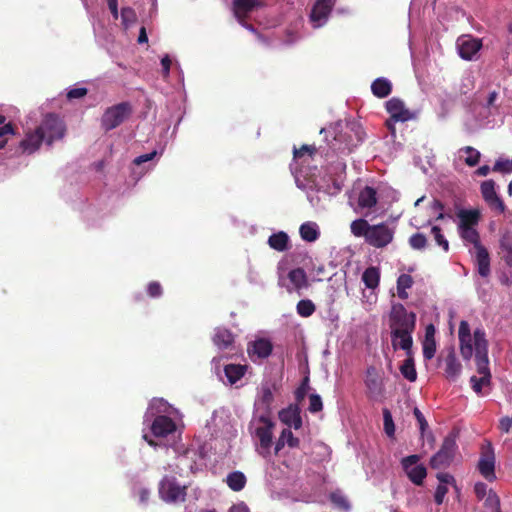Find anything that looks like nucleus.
<instances>
[{
  "instance_id": "nucleus-11",
  "label": "nucleus",
  "mask_w": 512,
  "mask_h": 512,
  "mask_svg": "<svg viewBox=\"0 0 512 512\" xmlns=\"http://www.w3.org/2000/svg\"><path fill=\"white\" fill-rule=\"evenodd\" d=\"M482 48V41L468 35L460 36L457 39V49L459 56L464 60H473L479 50Z\"/></svg>"
},
{
  "instance_id": "nucleus-2",
  "label": "nucleus",
  "mask_w": 512,
  "mask_h": 512,
  "mask_svg": "<svg viewBox=\"0 0 512 512\" xmlns=\"http://www.w3.org/2000/svg\"><path fill=\"white\" fill-rule=\"evenodd\" d=\"M350 230L355 237H363L368 245L378 249L392 243L395 234V229L387 223L371 225L363 218L352 221Z\"/></svg>"
},
{
  "instance_id": "nucleus-14",
  "label": "nucleus",
  "mask_w": 512,
  "mask_h": 512,
  "mask_svg": "<svg viewBox=\"0 0 512 512\" xmlns=\"http://www.w3.org/2000/svg\"><path fill=\"white\" fill-rule=\"evenodd\" d=\"M272 350L273 345L271 341L265 338H259L249 343L247 348L248 355L253 362L269 357Z\"/></svg>"
},
{
  "instance_id": "nucleus-30",
  "label": "nucleus",
  "mask_w": 512,
  "mask_h": 512,
  "mask_svg": "<svg viewBox=\"0 0 512 512\" xmlns=\"http://www.w3.org/2000/svg\"><path fill=\"white\" fill-rule=\"evenodd\" d=\"M371 91L377 98H385L392 91V84L386 78H377L371 84Z\"/></svg>"
},
{
  "instance_id": "nucleus-46",
  "label": "nucleus",
  "mask_w": 512,
  "mask_h": 512,
  "mask_svg": "<svg viewBox=\"0 0 512 512\" xmlns=\"http://www.w3.org/2000/svg\"><path fill=\"white\" fill-rule=\"evenodd\" d=\"M436 353V341L424 340L423 341V357L425 360H431Z\"/></svg>"
},
{
  "instance_id": "nucleus-4",
  "label": "nucleus",
  "mask_w": 512,
  "mask_h": 512,
  "mask_svg": "<svg viewBox=\"0 0 512 512\" xmlns=\"http://www.w3.org/2000/svg\"><path fill=\"white\" fill-rule=\"evenodd\" d=\"M37 128L43 134L47 145H51L55 140L62 139L66 132L64 122L53 113L47 114Z\"/></svg>"
},
{
  "instance_id": "nucleus-53",
  "label": "nucleus",
  "mask_w": 512,
  "mask_h": 512,
  "mask_svg": "<svg viewBox=\"0 0 512 512\" xmlns=\"http://www.w3.org/2000/svg\"><path fill=\"white\" fill-rule=\"evenodd\" d=\"M413 414L419 424V429H420V432L421 434L423 435L425 430L427 429L428 427V423L423 415V413L419 410V408L415 407L414 410H413Z\"/></svg>"
},
{
  "instance_id": "nucleus-50",
  "label": "nucleus",
  "mask_w": 512,
  "mask_h": 512,
  "mask_svg": "<svg viewBox=\"0 0 512 512\" xmlns=\"http://www.w3.org/2000/svg\"><path fill=\"white\" fill-rule=\"evenodd\" d=\"M309 402V411L311 413H317L323 409L322 399L318 394H311L309 396Z\"/></svg>"
},
{
  "instance_id": "nucleus-48",
  "label": "nucleus",
  "mask_w": 512,
  "mask_h": 512,
  "mask_svg": "<svg viewBox=\"0 0 512 512\" xmlns=\"http://www.w3.org/2000/svg\"><path fill=\"white\" fill-rule=\"evenodd\" d=\"M470 382L472 384L473 390L477 394H481L482 387L485 386V385H488L490 383V378L489 377H484V376H480L479 378L476 377V376H472L470 378Z\"/></svg>"
},
{
  "instance_id": "nucleus-10",
  "label": "nucleus",
  "mask_w": 512,
  "mask_h": 512,
  "mask_svg": "<svg viewBox=\"0 0 512 512\" xmlns=\"http://www.w3.org/2000/svg\"><path fill=\"white\" fill-rule=\"evenodd\" d=\"M334 5L335 0H317L315 2L310 13V21L314 28H319L326 23Z\"/></svg>"
},
{
  "instance_id": "nucleus-64",
  "label": "nucleus",
  "mask_w": 512,
  "mask_h": 512,
  "mask_svg": "<svg viewBox=\"0 0 512 512\" xmlns=\"http://www.w3.org/2000/svg\"><path fill=\"white\" fill-rule=\"evenodd\" d=\"M228 512H250V511H249V508L244 503H240V504L232 505Z\"/></svg>"
},
{
  "instance_id": "nucleus-23",
  "label": "nucleus",
  "mask_w": 512,
  "mask_h": 512,
  "mask_svg": "<svg viewBox=\"0 0 512 512\" xmlns=\"http://www.w3.org/2000/svg\"><path fill=\"white\" fill-rule=\"evenodd\" d=\"M475 250L478 273L482 277H487L490 274V256L488 250L483 245L478 246Z\"/></svg>"
},
{
  "instance_id": "nucleus-17",
  "label": "nucleus",
  "mask_w": 512,
  "mask_h": 512,
  "mask_svg": "<svg viewBox=\"0 0 512 512\" xmlns=\"http://www.w3.org/2000/svg\"><path fill=\"white\" fill-rule=\"evenodd\" d=\"M279 419L288 427H293L298 430L302 427V418L300 415V408L297 405H289L287 408L279 411Z\"/></svg>"
},
{
  "instance_id": "nucleus-39",
  "label": "nucleus",
  "mask_w": 512,
  "mask_h": 512,
  "mask_svg": "<svg viewBox=\"0 0 512 512\" xmlns=\"http://www.w3.org/2000/svg\"><path fill=\"white\" fill-rule=\"evenodd\" d=\"M475 350L474 335L463 338V342H460V353L465 360H470Z\"/></svg>"
},
{
  "instance_id": "nucleus-1",
  "label": "nucleus",
  "mask_w": 512,
  "mask_h": 512,
  "mask_svg": "<svg viewBox=\"0 0 512 512\" xmlns=\"http://www.w3.org/2000/svg\"><path fill=\"white\" fill-rule=\"evenodd\" d=\"M389 327L394 350L402 349L409 355L413 345L412 333L416 328V314L408 312L403 304H393L389 315Z\"/></svg>"
},
{
  "instance_id": "nucleus-20",
  "label": "nucleus",
  "mask_w": 512,
  "mask_h": 512,
  "mask_svg": "<svg viewBox=\"0 0 512 512\" xmlns=\"http://www.w3.org/2000/svg\"><path fill=\"white\" fill-rule=\"evenodd\" d=\"M445 375L448 379L455 380L461 373L462 366L457 360L454 348H450L445 356Z\"/></svg>"
},
{
  "instance_id": "nucleus-58",
  "label": "nucleus",
  "mask_w": 512,
  "mask_h": 512,
  "mask_svg": "<svg viewBox=\"0 0 512 512\" xmlns=\"http://www.w3.org/2000/svg\"><path fill=\"white\" fill-rule=\"evenodd\" d=\"M512 427V418L511 417H503L499 421V429L504 432L508 433Z\"/></svg>"
},
{
  "instance_id": "nucleus-51",
  "label": "nucleus",
  "mask_w": 512,
  "mask_h": 512,
  "mask_svg": "<svg viewBox=\"0 0 512 512\" xmlns=\"http://www.w3.org/2000/svg\"><path fill=\"white\" fill-rule=\"evenodd\" d=\"M147 293L151 298H158L162 295L163 289L159 282L152 281L147 286Z\"/></svg>"
},
{
  "instance_id": "nucleus-3",
  "label": "nucleus",
  "mask_w": 512,
  "mask_h": 512,
  "mask_svg": "<svg viewBox=\"0 0 512 512\" xmlns=\"http://www.w3.org/2000/svg\"><path fill=\"white\" fill-rule=\"evenodd\" d=\"M475 361L477 372L484 377L491 378L488 359V341L485 331L481 328L474 330Z\"/></svg>"
},
{
  "instance_id": "nucleus-33",
  "label": "nucleus",
  "mask_w": 512,
  "mask_h": 512,
  "mask_svg": "<svg viewBox=\"0 0 512 512\" xmlns=\"http://www.w3.org/2000/svg\"><path fill=\"white\" fill-rule=\"evenodd\" d=\"M362 281L367 288H376L380 281L379 269L373 266L368 267L362 274Z\"/></svg>"
},
{
  "instance_id": "nucleus-15",
  "label": "nucleus",
  "mask_w": 512,
  "mask_h": 512,
  "mask_svg": "<svg viewBox=\"0 0 512 512\" xmlns=\"http://www.w3.org/2000/svg\"><path fill=\"white\" fill-rule=\"evenodd\" d=\"M277 389L276 383L264 382L261 385L260 396L258 400L259 407L264 411L262 415L270 417L272 404L274 402L273 392Z\"/></svg>"
},
{
  "instance_id": "nucleus-9",
  "label": "nucleus",
  "mask_w": 512,
  "mask_h": 512,
  "mask_svg": "<svg viewBox=\"0 0 512 512\" xmlns=\"http://www.w3.org/2000/svg\"><path fill=\"white\" fill-rule=\"evenodd\" d=\"M420 456L413 454L404 457L401 465L409 480L415 485H422L427 476V469L424 465L418 464Z\"/></svg>"
},
{
  "instance_id": "nucleus-31",
  "label": "nucleus",
  "mask_w": 512,
  "mask_h": 512,
  "mask_svg": "<svg viewBox=\"0 0 512 512\" xmlns=\"http://www.w3.org/2000/svg\"><path fill=\"white\" fill-rule=\"evenodd\" d=\"M246 481L245 475L240 471L229 473L226 480L228 487L235 492L241 491L245 487Z\"/></svg>"
},
{
  "instance_id": "nucleus-60",
  "label": "nucleus",
  "mask_w": 512,
  "mask_h": 512,
  "mask_svg": "<svg viewBox=\"0 0 512 512\" xmlns=\"http://www.w3.org/2000/svg\"><path fill=\"white\" fill-rule=\"evenodd\" d=\"M437 479L439 480V485H447V484H453L455 482V479L452 475L449 473H438Z\"/></svg>"
},
{
  "instance_id": "nucleus-18",
  "label": "nucleus",
  "mask_w": 512,
  "mask_h": 512,
  "mask_svg": "<svg viewBox=\"0 0 512 512\" xmlns=\"http://www.w3.org/2000/svg\"><path fill=\"white\" fill-rule=\"evenodd\" d=\"M480 190L482 197L486 202L495 206V208L498 209L500 213L504 212L505 205L495 191V183L493 180H486L482 182Z\"/></svg>"
},
{
  "instance_id": "nucleus-36",
  "label": "nucleus",
  "mask_w": 512,
  "mask_h": 512,
  "mask_svg": "<svg viewBox=\"0 0 512 512\" xmlns=\"http://www.w3.org/2000/svg\"><path fill=\"white\" fill-rule=\"evenodd\" d=\"M461 238L470 244L474 245V248H478V246H482L480 242V235L478 231L474 227L467 228H458Z\"/></svg>"
},
{
  "instance_id": "nucleus-13",
  "label": "nucleus",
  "mask_w": 512,
  "mask_h": 512,
  "mask_svg": "<svg viewBox=\"0 0 512 512\" xmlns=\"http://www.w3.org/2000/svg\"><path fill=\"white\" fill-rule=\"evenodd\" d=\"M478 470L481 475L488 481L496 479L495 475V456L491 445L483 451L478 462Z\"/></svg>"
},
{
  "instance_id": "nucleus-29",
  "label": "nucleus",
  "mask_w": 512,
  "mask_h": 512,
  "mask_svg": "<svg viewBox=\"0 0 512 512\" xmlns=\"http://www.w3.org/2000/svg\"><path fill=\"white\" fill-rule=\"evenodd\" d=\"M246 371L247 365L228 364L224 367L225 376L231 385L237 383L245 375Z\"/></svg>"
},
{
  "instance_id": "nucleus-44",
  "label": "nucleus",
  "mask_w": 512,
  "mask_h": 512,
  "mask_svg": "<svg viewBox=\"0 0 512 512\" xmlns=\"http://www.w3.org/2000/svg\"><path fill=\"white\" fill-rule=\"evenodd\" d=\"M331 502L340 509L348 510L350 508L349 502L347 498L338 492H333L330 494Z\"/></svg>"
},
{
  "instance_id": "nucleus-52",
  "label": "nucleus",
  "mask_w": 512,
  "mask_h": 512,
  "mask_svg": "<svg viewBox=\"0 0 512 512\" xmlns=\"http://www.w3.org/2000/svg\"><path fill=\"white\" fill-rule=\"evenodd\" d=\"M316 152V148L311 145H302L299 149L294 148L293 155L294 158H301L304 154H309L312 156Z\"/></svg>"
},
{
  "instance_id": "nucleus-16",
  "label": "nucleus",
  "mask_w": 512,
  "mask_h": 512,
  "mask_svg": "<svg viewBox=\"0 0 512 512\" xmlns=\"http://www.w3.org/2000/svg\"><path fill=\"white\" fill-rule=\"evenodd\" d=\"M263 6L262 0H233L234 14L239 22H243L251 12Z\"/></svg>"
},
{
  "instance_id": "nucleus-8",
  "label": "nucleus",
  "mask_w": 512,
  "mask_h": 512,
  "mask_svg": "<svg viewBox=\"0 0 512 512\" xmlns=\"http://www.w3.org/2000/svg\"><path fill=\"white\" fill-rule=\"evenodd\" d=\"M187 487L181 486L173 477H164L159 484V495L165 502L184 501Z\"/></svg>"
},
{
  "instance_id": "nucleus-56",
  "label": "nucleus",
  "mask_w": 512,
  "mask_h": 512,
  "mask_svg": "<svg viewBox=\"0 0 512 512\" xmlns=\"http://www.w3.org/2000/svg\"><path fill=\"white\" fill-rule=\"evenodd\" d=\"M459 342H463V338H468L471 336L470 326L467 321L462 320L459 324Z\"/></svg>"
},
{
  "instance_id": "nucleus-28",
  "label": "nucleus",
  "mask_w": 512,
  "mask_h": 512,
  "mask_svg": "<svg viewBox=\"0 0 512 512\" xmlns=\"http://www.w3.org/2000/svg\"><path fill=\"white\" fill-rule=\"evenodd\" d=\"M234 342V336L230 330L225 328H217L213 336V343L219 349H227Z\"/></svg>"
},
{
  "instance_id": "nucleus-47",
  "label": "nucleus",
  "mask_w": 512,
  "mask_h": 512,
  "mask_svg": "<svg viewBox=\"0 0 512 512\" xmlns=\"http://www.w3.org/2000/svg\"><path fill=\"white\" fill-rule=\"evenodd\" d=\"M281 433L289 448H298L300 446V439L295 437L289 428L283 429Z\"/></svg>"
},
{
  "instance_id": "nucleus-19",
  "label": "nucleus",
  "mask_w": 512,
  "mask_h": 512,
  "mask_svg": "<svg viewBox=\"0 0 512 512\" xmlns=\"http://www.w3.org/2000/svg\"><path fill=\"white\" fill-rule=\"evenodd\" d=\"M175 430V422L165 415L157 416L151 425V431L156 437H165L168 434L173 433Z\"/></svg>"
},
{
  "instance_id": "nucleus-27",
  "label": "nucleus",
  "mask_w": 512,
  "mask_h": 512,
  "mask_svg": "<svg viewBox=\"0 0 512 512\" xmlns=\"http://www.w3.org/2000/svg\"><path fill=\"white\" fill-rule=\"evenodd\" d=\"M267 243L270 248L278 252H284L289 249V236L286 232L279 231L269 236Z\"/></svg>"
},
{
  "instance_id": "nucleus-49",
  "label": "nucleus",
  "mask_w": 512,
  "mask_h": 512,
  "mask_svg": "<svg viewBox=\"0 0 512 512\" xmlns=\"http://www.w3.org/2000/svg\"><path fill=\"white\" fill-rule=\"evenodd\" d=\"M493 171L502 172V173H511L512 172V160H509V159L497 160L493 166Z\"/></svg>"
},
{
  "instance_id": "nucleus-63",
  "label": "nucleus",
  "mask_w": 512,
  "mask_h": 512,
  "mask_svg": "<svg viewBox=\"0 0 512 512\" xmlns=\"http://www.w3.org/2000/svg\"><path fill=\"white\" fill-rule=\"evenodd\" d=\"M171 59L169 58L168 55L164 56L162 59H161V65H162V69H163V74L165 76H168L169 75V72H170V67H171Z\"/></svg>"
},
{
  "instance_id": "nucleus-35",
  "label": "nucleus",
  "mask_w": 512,
  "mask_h": 512,
  "mask_svg": "<svg viewBox=\"0 0 512 512\" xmlns=\"http://www.w3.org/2000/svg\"><path fill=\"white\" fill-rule=\"evenodd\" d=\"M414 281L413 278L409 274H401L397 279V294L398 297L402 300H406L408 298L407 289L411 288Z\"/></svg>"
},
{
  "instance_id": "nucleus-62",
  "label": "nucleus",
  "mask_w": 512,
  "mask_h": 512,
  "mask_svg": "<svg viewBox=\"0 0 512 512\" xmlns=\"http://www.w3.org/2000/svg\"><path fill=\"white\" fill-rule=\"evenodd\" d=\"M108 8L115 20L119 17L118 0H107Z\"/></svg>"
},
{
  "instance_id": "nucleus-45",
  "label": "nucleus",
  "mask_w": 512,
  "mask_h": 512,
  "mask_svg": "<svg viewBox=\"0 0 512 512\" xmlns=\"http://www.w3.org/2000/svg\"><path fill=\"white\" fill-rule=\"evenodd\" d=\"M485 506L491 508L492 512H501L500 499L496 493L490 491L485 499Z\"/></svg>"
},
{
  "instance_id": "nucleus-25",
  "label": "nucleus",
  "mask_w": 512,
  "mask_h": 512,
  "mask_svg": "<svg viewBox=\"0 0 512 512\" xmlns=\"http://www.w3.org/2000/svg\"><path fill=\"white\" fill-rule=\"evenodd\" d=\"M43 141H45L43 134H41L38 128H36L33 133L26 135V137L21 141L20 145L24 151L33 153L40 147Z\"/></svg>"
},
{
  "instance_id": "nucleus-6",
  "label": "nucleus",
  "mask_w": 512,
  "mask_h": 512,
  "mask_svg": "<svg viewBox=\"0 0 512 512\" xmlns=\"http://www.w3.org/2000/svg\"><path fill=\"white\" fill-rule=\"evenodd\" d=\"M457 449L455 436L448 435L445 437L439 451L430 459L431 468L443 469L448 467L452 463Z\"/></svg>"
},
{
  "instance_id": "nucleus-22",
  "label": "nucleus",
  "mask_w": 512,
  "mask_h": 512,
  "mask_svg": "<svg viewBox=\"0 0 512 512\" xmlns=\"http://www.w3.org/2000/svg\"><path fill=\"white\" fill-rule=\"evenodd\" d=\"M365 384L370 394L373 396H380L382 394V381L374 367H369L367 369Z\"/></svg>"
},
{
  "instance_id": "nucleus-5",
  "label": "nucleus",
  "mask_w": 512,
  "mask_h": 512,
  "mask_svg": "<svg viewBox=\"0 0 512 512\" xmlns=\"http://www.w3.org/2000/svg\"><path fill=\"white\" fill-rule=\"evenodd\" d=\"M131 113V104L121 102L106 109L101 119V125L106 131L112 130L122 124Z\"/></svg>"
},
{
  "instance_id": "nucleus-37",
  "label": "nucleus",
  "mask_w": 512,
  "mask_h": 512,
  "mask_svg": "<svg viewBox=\"0 0 512 512\" xmlns=\"http://www.w3.org/2000/svg\"><path fill=\"white\" fill-rule=\"evenodd\" d=\"M460 152H464L468 154V156L465 158L464 162L469 167H475L481 158V153L475 149L472 146H465L460 149Z\"/></svg>"
},
{
  "instance_id": "nucleus-12",
  "label": "nucleus",
  "mask_w": 512,
  "mask_h": 512,
  "mask_svg": "<svg viewBox=\"0 0 512 512\" xmlns=\"http://www.w3.org/2000/svg\"><path fill=\"white\" fill-rule=\"evenodd\" d=\"M385 107L394 121L406 122L414 117L413 113L405 107L404 102L399 98H391L386 102Z\"/></svg>"
},
{
  "instance_id": "nucleus-54",
  "label": "nucleus",
  "mask_w": 512,
  "mask_h": 512,
  "mask_svg": "<svg viewBox=\"0 0 512 512\" xmlns=\"http://www.w3.org/2000/svg\"><path fill=\"white\" fill-rule=\"evenodd\" d=\"M87 93H88L87 88H85V87H77V88L70 89L68 91L67 98L69 100L79 99V98H82V97L86 96Z\"/></svg>"
},
{
  "instance_id": "nucleus-34",
  "label": "nucleus",
  "mask_w": 512,
  "mask_h": 512,
  "mask_svg": "<svg viewBox=\"0 0 512 512\" xmlns=\"http://www.w3.org/2000/svg\"><path fill=\"white\" fill-rule=\"evenodd\" d=\"M299 233L301 238L307 242H314L319 237L316 224L311 222L303 223L300 226Z\"/></svg>"
},
{
  "instance_id": "nucleus-57",
  "label": "nucleus",
  "mask_w": 512,
  "mask_h": 512,
  "mask_svg": "<svg viewBox=\"0 0 512 512\" xmlns=\"http://www.w3.org/2000/svg\"><path fill=\"white\" fill-rule=\"evenodd\" d=\"M448 492V488L445 485H438L434 494V500L438 505H441Z\"/></svg>"
},
{
  "instance_id": "nucleus-26",
  "label": "nucleus",
  "mask_w": 512,
  "mask_h": 512,
  "mask_svg": "<svg viewBox=\"0 0 512 512\" xmlns=\"http://www.w3.org/2000/svg\"><path fill=\"white\" fill-rule=\"evenodd\" d=\"M459 218L458 228L474 227L480 220V212L478 210L462 209L457 213Z\"/></svg>"
},
{
  "instance_id": "nucleus-32",
  "label": "nucleus",
  "mask_w": 512,
  "mask_h": 512,
  "mask_svg": "<svg viewBox=\"0 0 512 512\" xmlns=\"http://www.w3.org/2000/svg\"><path fill=\"white\" fill-rule=\"evenodd\" d=\"M411 354L412 352L407 355V359L404 360L400 366V372L405 379L410 382H415L417 380V372L415 369L414 359Z\"/></svg>"
},
{
  "instance_id": "nucleus-59",
  "label": "nucleus",
  "mask_w": 512,
  "mask_h": 512,
  "mask_svg": "<svg viewBox=\"0 0 512 512\" xmlns=\"http://www.w3.org/2000/svg\"><path fill=\"white\" fill-rule=\"evenodd\" d=\"M157 152L153 151L151 153L142 154L134 159V164L140 165L142 163L148 162L152 160L156 156Z\"/></svg>"
},
{
  "instance_id": "nucleus-38",
  "label": "nucleus",
  "mask_w": 512,
  "mask_h": 512,
  "mask_svg": "<svg viewBox=\"0 0 512 512\" xmlns=\"http://www.w3.org/2000/svg\"><path fill=\"white\" fill-rule=\"evenodd\" d=\"M296 310L301 317L307 318L315 312L316 306L311 300L303 299L297 303Z\"/></svg>"
},
{
  "instance_id": "nucleus-55",
  "label": "nucleus",
  "mask_w": 512,
  "mask_h": 512,
  "mask_svg": "<svg viewBox=\"0 0 512 512\" xmlns=\"http://www.w3.org/2000/svg\"><path fill=\"white\" fill-rule=\"evenodd\" d=\"M308 381V377H305L302 384L295 391V398L299 402L302 401L306 396L308 390Z\"/></svg>"
},
{
  "instance_id": "nucleus-42",
  "label": "nucleus",
  "mask_w": 512,
  "mask_h": 512,
  "mask_svg": "<svg viewBox=\"0 0 512 512\" xmlns=\"http://www.w3.org/2000/svg\"><path fill=\"white\" fill-rule=\"evenodd\" d=\"M409 245L415 250H422L427 246V238L423 233H415L410 236Z\"/></svg>"
},
{
  "instance_id": "nucleus-7",
  "label": "nucleus",
  "mask_w": 512,
  "mask_h": 512,
  "mask_svg": "<svg viewBox=\"0 0 512 512\" xmlns=\"http://www.w3.org/2000/svg\"><path fill=\"white\" fill-rule=\"evenodd\" d=\"M258 421L263 425L255 429V435L259 440V448L257 451L259 455L267 458L271 454L273 428L275 424L268 415H260Z\"/></svg>"
},
{
  "instance_id": "nucleus-40",
  "label": "nucleus",
  "mask_w": 512,
  "mask_h": 512,
  "mask_svg": "<svg viewBox=\"0 0 512 512\" xmlns=\"http://www.w3.org/2000/svg\"><path fill=\"white\" fill-rule=\"evenodd\" d=\"M137 21V15L133 8L123 7L121 10V22L125 29L129 28Z\"/></svg>"
},
{
  "instance_id": "nucleus-21",
  "label": "nucleus",
  "mask_w": 512,
  "mask_h": 512,
  "mask_svg": "<svg viewBox=\"0 0 512 512\" xmlns=\"http://www.w3.org/2000/svg\"><path fill=\"white\" fill-rule=\"evenodd\" d=\"M377 192L373 187L365 186L359 193L358 206L360 209L371 210L377 204Z\"/></svg>"
},
{
  "instance_id": "nucleus-24",
  "label": "nucleus",
  "mask_w": 512,
  "mask_h": 512,
  "mask_svg": "<svg viewBox=\"0 0 512 512\" xmlns=\"http://www.w3.org/2000/svg\"><path fill=\"white\" fill-rule=\"evenodd\" d=\"M288 279L293 288L299 293L302 289L310 286L306 272L303 268H294L289 271Z\"/></svg>"
},
{
  "instance_id": "nucleus-43",
  "label": "nucleus",
  "mask_w": 512,
  "mask_h": 512,
  "mask_svg": "<svg viewBox=\"0 0 512 512\" xmlns=\"http://www.w3.org/2000/svg\"><path fill=\"white\" fill-rule=\"evenodd\" d=\"M431 232L434 235L436 243L441 246L445 252H447L449 250V242L442 234L441 228L439 226H433Z\"/></svg>"
},
{
  "instance_id": "nucleus-41",
  "label": "nucleus",
  "mask_w": 512,
  "mask_h": 512,
  "mask_svg": "<svg viewBox=\"0 0 512 512\" xmlns=\"http://www.w3.org/2000/svg\"><path fill=\"white\" fill-rule=\"evenodd\" d=\"M383 421H384V431L388 437H393L395 433V425L392 418V414L389 409H383Z\"/></svg>"
},
{
  "instance_id": "nucleus-61",
  "label": "nucleus",
  "mask_w": 512,
  "mask_h": 512,
  "mask_svg": "<svg viewBox=\"0 0 512 512\" xmlns=\"http://www.w3.org/2000/svg\"><path fill=\"white\" fill-rule=\"evenodd\" d=\"M487 486L484 483H476L474 486V491L479 500L483 499L486 495Z\"/></svg>"
}]
</instances>
